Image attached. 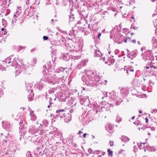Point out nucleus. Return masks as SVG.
I'll return each instance as SVG.
<instances>
[{
  "label": "nucleus",
  "mask_w": 157,
  "mask_h": 157,
  "mask_svg": "<svg viewBox=\"0 0 157 157\" xmlns=\"http://www.w3.org/2000/svg\"><path fill=\"white\" fill-rule=\"evenodd\" d=\"M88 61V60H87L84 59L82 62H80L78 64V67L81 68L82 67L85 66Z\"/></svg>",
  "instance_id": "obj_20"
},
{
  "label": "nucleus",
  "mask_w": 157,
  "mask_h": 157,
  "mask_svg": "<svg viewBox=\"0 0 157 157\" xmlns=\"http://www.w3.org/2000/svg\"><path fill=\"white\" fill-rule=\"evenodd\" d=\"M73 112V110L72 109L70 110V112L71 113H72Z\"/></svg>",
  "instance_id": "obj_60"
},
{
  "label": "nucleus",
  "mask_w": 157,
  "mask_h": 157,
  "mask_svg": "<svg viewBox=\"0 0 157 157\" xmlns=\"http://www.w3.org/2000/svg\"><path fill=\"white\" fill-rule=\"evenodd\" d=\"M56 1V4L57 5H59V2L58 1V0H57V1Z\"/></svg>",
  "instance_id": "obj_48"
},
{
  "label": "nucleus",
  "mask_w": 157,
  "mask_h": 157,
  "mask_svg": "<svg viewBox=\"0 0 157 157\" xmlns=\"http://www.w3.org/2000/svg\"><path fill=\"white\" fill-rule=\"evenodd\" d=\"M31 117V119L33 121H35L36 120V117L35 114H34L33 111L30 112V115Z\"/></svg>",
  "instance_id": "obj_23"
},
{
  "label": "nucleus",
  "mask_w": 157,
  "mask_h": 157,
  "mask_svg": "<svg viewBox=\"0 0 157 157\" xmlns=\"http://www.w3.org/2000/svg\"><path fill=\"white\" fill-rule=\"evenodd\" d=\"M151 43L153 45V47L154 48H156L157 47V40L156 38L154 37L152 38L151 40Z\"/></svg>",
  "instance_id": "obj_19"
},
{
  "label": "nucleus",
  "mask_w": 157,
  "mask_h": 157,
  "mask_svg": "<svg viewBox=\"0 0 157 157\" xmlns=\"http://www.w3.org/2000/svg\"><path fill=\"white\" fill-rule=\"evenodd\" d=\"M3 67L1 64H0V69H3Z\"/></svg>",
  "instance_id": "obj_59"
},
{
  "label": "nucleus",
  "mask_w": 157,
  "mask_h": 157,
  "mask_svg": "<svg viewBox=\"0 0 157 157\" xmlns=\"http://www.w3.org/2000/svg\"><path fill=\"white\" fill-rule=\"evenodd\" d=\"M82 133V132L81 131H79L77 133V134H79V136L81 137H82V136H80V134H81V133Z\"/></svg>",
  "instance_id": "obj_45"
},
{
  "label": "nucleus",
  "mask_w": 157,
  "mask_h": 157,
  "mask_svg": "<svg viewBox=\"0 0 157 157\" xmlns=\"http://www.w3.org/2000/svg\"><path fill=\"white\" fill-rule=\"evenodd\" d=\"M93 76L95 77L96 82L97 84H95L94 85L96 86H98L100 84L102 85H106L105 83V82L104 81H103L102 79L100 80V76L98 75L97 74H93Z\"/></svg>",
  "instance_id": "obj_9"
},
{
  "label": "nucleus",
  "mask_w": 157,
  "mask_h": 157,
  "mask_svg": "<svg viewBox=\"0 0 157 157\" xmlns=\"http://www.w3.org/2000/svg\"><path fill=\"white\" fill-rule=\"evenodd\" d=\"M2 127L4 128L9 131L10 130V123L7 121H2Z\"/></svg>",
  "instance_id": "obj_12"
},
{
  "label": "nucleus",
  "mask_w": 157,
  "mask_h": 157,
  "mask_svg": "<svg viewBox=\"0 0 157 157\" xmlns=\"http://www.w3.org/2000/svg\"><path fill=\"white\" fill-rule=\"evenodd\" d=\"M120 100H117L115 102L116 105H119L120 103L122 101V99H119Z\"/></svg>",
  "instance_id": "obj_34"
},
{
  "label": "nucleus",
  "mask_w": 157,
  "mask_h": 157,
  "mask_svg": "<svg viewBox=\"0 0 157 157\" xmlns=\"http://www.w3.org/2000/svg\"><path fill=\"white\" fill-rule=\"evenodd\" d=\"M3 92L2 91H0V97L3 95Z\"/></svg>",
  "instance_id": "obj_50"
},
{
  "label": "nucleus",
  "mask_w": 157,
  "mask_h": 157,
  "mask_svg": "<svg viewBox=\"0 0 157 157\" xmlns=\"http://www.w3.org/2000/svg\"><path fill=\"white\" fill-rule=\"evenodd\" d=\"M148 148L149 149V150L151 151H155V149L154 147H148Z\"/></svg>",
  "instance_id": "obj_37"
},
{
  "label": "nucleus",
  "mask_w": 157,
  "mask_h": 157,
  "mask_svg": "<svg viewBox=\"0 0 157 157\" xmlns=\"http://www.w3.org/2000/svg\"><path fill=\"white\" fill-rule=\"evenodd\" d=\"M35 49H36V48H33V49L31 50V52H33V51H35Z\"/></svg>",
  "instance_id": "obj_57"
},
{
  "label": "nucleus",
  "mask_w": 157,
  "mask_h": 157,
  "mask_svg": "<svg viewBox=\"0 0 157 157\" xmlns=\"http://www.w3.org/2000/svg\"><path fill=\"white\" fill-rule=\"evenodd\" d=\"M63 58H64V59L66 61H68L70 59L69 55H68L67 53L63 54Z\"/></svg>",
  "instance_id": "obj_27"
},
{
  "label": "nucleus",
  "mask_w": 157,
  "mask_h": 157,
  "mask_svg": "<svg viewBox=\"0 0 157 157\" xmlns=\"http://www.w3.org/2000/svg\"><path fill=\"white\" fill-rule=\"evenodd\" d=\"M17 17V16H16V13H15L14 15H13V18L12 19V23H13L14 22H15L16 20V18Z\"/></svg>",
  "instance_id": "obj_32"
},
{
  "label": "nucleus",
  "mask_w": 157,
  "mask_h": 157,
  "mask_svg": "<svg viewBox=\"0 0 157 157\" xmlns=\"http://www.w3.org/2000/svg\"><path fill=\"white\" fill-rule=\"evenodd\" d=\"M67 70V68L60 67L57 68L56 71H54V75L56 76V78L60 80L67 74L68 72Z\"/></svg>",
  "instance_id": "obj_3"
},
{
  "label": "nucleus",
  "mask_w": 157,
  "mask_h": 157,
  "mask_svg": "<svg viewBox=\"0 0 157 157\" xmlns=\"http://www.w3.org/2000/svg\"><path fill=\"white\" fill-rule=\"evenodd\" d=\"M34 86L37 89L41 90V89L43 87L44 85L42 84V82L40 81L39 82L36 83Z\"/></svg>",
  "instance_id": "obj_18"
},
{
  "label": "nucleus",
  "mask_w": 157,
  "mask_h": 157,
  "mask_svg": "<svg viewBox=\"0 0 157 157\" xmlns=\"http://www.w3.org/2000/svg\"><path fill=\"white\" fill-rule=\"evenodd\" d=\"M20 132H21V134H22V135H21V136H22V135H24L26 131V128L24 127L23 128L22 127L21 128H20Z\"/></svg>",
  "instance_id": "obj_28"
},
{
  "label": "nucleus",
  "mask_w": 157,
  "mask_h": 157,
  "mask_svg": "<svg viewBox=\"0 0 157 157\" xmlns=\"http://www.w3.org/2000/svg\"><path fill=\"white\" fill-rule=\"evenodd\" d=\"M94 56L95 57H99L101 56H102V54L101 53L97 47H95L94 48Z\"/></svg>",
  "instance_id": "obj_13"
},
{
  "label": "nucleus",
  "mask_w": 157,
  "mask_h": 157,
  "mask_svg": "<svg viewBox=\"0 0 157 157\" xmlns=\"http://www.w3.org/2000/svg\"><path fill=\"white\" fill-rule=\"evenodd\" d=\"M38 139L39 138L38 136V135L36 134L33 135V136H32L31 141L34 143H39V140Z\"/></svg>",
  "instance_id": "obj_17"
},
{
  "label": "nucleus",
  "mask_w": 157,
  "mask_h": 157,
  "mask_svg": "<svg viewBox=\"0 0 157 157\" xmlns=\"http://www.w3.org/2000/svg\"><path fill=\"white\" fill-rule=\"evenodd\" d=\"M157 112V109H154L151 112L152 113H156Z\"/></svg>",
  "instance_id": "obj_51"
},
{
  "label": "nucleus",
  "mask_w": 157,
  "mask_h": 157,
  "mask_svg": "<svg viewBox=\"0 0 157 157\" xmlns=\"http://www.w3.org/2000/svg\"><path fill=\"white\" fill-rule=\"evenodd\" d=\"M142 56L143 59L145 61L149 60L151 62H149V63H152V61L154 60V57L153 55L150 53V52L147 51L145 52L144 54H143Z\"/></svg>",
  "instance_id": "obj_7"
},
{
  "label": "nucleus",
  "mask_w": 157,
  "mask_h": 157,
  "mask_svg": "<svg viewBox=\"0 0 157 157\" xmlns=\"http://www.w3.org/2000/svg\"><path fill=\"white\" fill-rule=\"evenodd\" d=\"M37 130L34 126H30L29 129V132L32 135L37 134Z\"/></svg>",
  "instance_id": "obj_16"
},
{
  "label": "nucleus",
  "mask_w": 157,
  "mask_h": 157,
  "mask_svg": "<svg viewBox=\"0 0 157 157\" xmlns=\"http://www.w3.org/2000/svg\"><path fill=\"white\" fill-rule=\"evenodd\" d=\"M52 66V63L50 61L48 62L44 66H43V68H44V69L45 68L46 69V72H48V71L51 70L50 69L51 68ZM44 70V71H45V70Z\"/></svg>",
  "instance_id": "obj_14"
},
{
  "label": "nucleus",
  "mask_w": 157,
  "mask_h": 157,
  "mask_svg": "<svg viewBox=\"0 0 157 157\" xmlns=\"http://www.w3.org/2000/svg\"><path fill=\"white\" fill-rule=\"evenodd\" d=\"M48 121L47 120H44L42 121V124H40V125L41 126H43L44 127H45L48 126Z\"/></svg>",
  "instance_id": "obj_25"
},
{
  "label": "nucleus",
  "mask_w": 157,
  "mask_h": 157,
  "mask_svg": "<svg viewBox=\"0 0 157 157\" xmlns=\"http://www.w3.org/2000/svg\"><path fill=\"white\" fill-rule=\"evenodd\" d=\"M71 15L69 16V20L70 21H72L75 19L74 17V14L72 13V12H70Z\"/></svg>",
  "instance_id": "obj_33"
},
{
  "label": "nucleus",
  "mask_w": 157,
  "mask_h": 157,
  "mask_svg": "<svg viewBox=\"0 0 157 157\" xmlns=\"http://www.w3.org/2000/svg\"><path fill=\"white\" fill-rule=\"evenodd\" d=\"M126 72L128 73H128L130 72V71H132L133 72L134 71V70L133 69H132L131 68H127L126 70Z\"/></svg>",
  "instance_id": "obj_36"
},
{
  "label": "nucleus",
  "mask_w": 157,
  "mask_h": 157,
  "mask_svg": "<svg viewBox=\"0 0 157 157\" xmlns=\"http://www.w3.org/2000/svg\"><path fill=\"white\" fill-rule=\"evenodd\" d=\"M90 72L88 71L87 73L83 75L82 78V80L85 82L87 86H93L97 84L95 81V77L93 76V74H97L92 72L89 75L88 74Z\"/></svg>",
  "instance_id": "obj_2"
},
{
  "label": "nucleus",
  "mask_w": 157,
  "mask_h": 157,
  "mask_svg": "<svg viewBox=\"0 0 157 157\" xmlns=\"http://www.w3.org/2000/svg\"><path fill=\"white\" fill-rule=\"evenodd\" d=\"M7 138H6V139H4L3 140V141L2 142L3 146L2 147V148H1L2 149V153L5 152V153L4 154H7V148H6V147H5V145L6 144V143H7Z\"/></svg>",
  "instance_id": "obj_11"
},
{
  "label": "nucleus",
  "mask_w": 157,
  "mask_h": 157,
  "mask_svg": "<svg viewBox=\"0 0 157 157\" xmlns=\"http://www.w3.org/2000/svg\"><path fill=\"white\" fill-rule=\"evenodd\" d=\"M68 49L71 51L78 52L80 49L79 45L76 43L71 41L67 44V45Z\"/></svg>",
  "instance_id": "obj_6"
},
{
  "label": "nucleus",
  "mask_w": 157,
  "mask_h": 157,
  "mask_svg": "<svg viewBox=\"0 0 157 157\" xmlns=\"http://www.w3.org/2000/svg\"><path fill=\"white\" fill-rule=\"evenodd\" d=\"M28 99L29 101H31L33 100V98L32 96H31V94L29 95L28 96Z\"/></svg>",
  "instance_id": "obj_40"
},
{
  "label": "nucleus",
  "mask_w": 157,
  "mask_h": 157,
  "mask_svg": "<svg viewBox=\"0 0 157 157\" xmlns=\"http://www.w3.org/2000/svg\"><path fill=\"white\" fill-rule=\"evenodd\" d=\"M157 15V13H154L153 15H152V16L153 17V16H155V15Z\"/></svg>",
  "instance_id": "obj_61"
},
{
  "label": "nucleus",
  "mask_w": 157,
  "mask_h": 157,
  "mask_svg": "<svg viewBox=\"0 0 157 157\" xmlns=\"http://www.w3.org/2000/svg\"><path fill=\"white\" fill-rule=\"evenodd\" d=\"M26 157H32V155L30 152H28L26 154Z\"/></svg>",
  "instance_id": "obj_39"
},
{
  "label": "nucleus",
  "mask_w": 157,
  "mask_h": 157,
  "mask_svg": "<svg viewBox=\"0 0 157 157\" xmlns=\"http://www.w3.org/2000/svg\"><path fill=\"white\" fill-rule=\"evenodd\" d=\"M3 34L4 35H5L7 33V31H6V30H4L3 32H2Z\"/></svg>",
  "instance_id": "obj_52"
},
{
  "label": "nucleus",
  "mask_w": 157,
  "mask_h": 157,
  "mask_svg": "<svg viewBox=\"0 0 157 157\" xmlns=\"http://www.w3.org/2000/svg\"><path fill=\"white\" fill-rule=\"evenodd\" d=\"M124 151V150H122V149L120 151H118V153L120 154H121V153H122V152Z\"/></svg>",
  "instance_id": "obj_46"
},
{
  "label": "nucleus",
  "mask_w": 157,
  "mask_h": 157,
  "mask_svg": "<svg viewBox=\"0 0 157 157\" xmlns=\"http://www.w3.org/2000/svg\"><path fill=\"white\" fill-rule=\"evenodd\" d=\"M6 64H8L14 67L17 65V59L15 58L11 59L10 57H9L6 59L5 61Z\"/></svg>",
  "instance_id": "obj_8"
},
{
  "label": "nucleus",
  "mask_w": 157,
  "mask_h": 157,
  "mask_svg": "<svg viewBox=\"0 0 157 157\" xmlns=\"http://www.w3.org/2000/svg\"><path fill=\"white\" fill-rule=\"evenodd\" d=\"M88 151L90 153L92 154L93 153V151L91 148H89L88 149Z\"/></svg>",
  "instance_id": "obj_42"
},
{
  "label": "nucleus",
  "mask_w": 157,
  "mask_h": 157,
  "mask_svg": "<svg viewBox=\"0 0 157 157\" xmlns=\"http://www.w3.org/2000/svg\"><path fill=\"white\" fill-rule=\"evenodd\" d=\"M64 117V121L66 123H68L71 120L72 117L71 113H67Z\"/></svg>",
  "instance_id": "obj_15"
},
{
  "label": "nucleus",
  "mask_w": 157,
  "mask_h": 157,
  "mask_svg": "<svg viewBox=\"0 0 157 157\" xmlns=\"http://www.w3.org/2000/svg\"><path fill=\"white\" fill-rule=\"evenodd\" d=\"M109 144H110V146H113V142H111V141H110L109 142Z\"/></svg>",
  "instance_id": "obj_44"
},
{
  "label": "nucleus",
  "mask_w": 157,
  "mask_h": 157,
  "mask_svg": "<svg viewBox=\"0 0 157 157\" xmlns=\"http://www.w3.org/2000/svg\"><path fill=\"white\" fill-rule=\"evenodd\" d=\"M145 121H146V123H147L148 121V119L147 118V117H146L145 118Z\"/></svg>",
  "instance_id": "obj_55"
},
{
  "label": "nucleus",
  "mask_w": 157,
  "mask_h": 157,
  "mask_svg": "<svg viewBox=\"0 0 157 157\" xmlns=\"http://www.w3.org/2000/svg\"><path fill=\"white\" fill-rule=\"evenodd\" d=\"M150 67L151 68H152L153 67L154 68V69H155L156 68V67L155 66L153 65H151L150 66Z\"/></svg>",
  "instance_id": "obj_49"
},
{
  "label": "nucleus",
  "mask_w": 157,
  "mask_h": 157,
  "mask_svg": "<svg viewBox=\"0 0 157 157\" xmlns=\"http://www.w3.org/2000/svg\"><path fill=\"white\" fill-rule=\"evenodd\" d=\"M122 120V118L119 117L117 116L116 118V121L117 122H119Z\"/></svg>",
  "instance_id": "obj_38"
},
{
  "label": "nucleus",
  "mask_w": 157,
  "mask_h": 157,
  "mask_svg": "<svg viewBox=\"0 0 157 157\" xmlns=\"http://www.w3.org/2000/svg\"><path fill=\"white\" fill-rule=\"evenodd\" d=\"M49 103H50V105L48 106V108H49L50 107L51 105V104L52 103H51L50 101H49Z\"/></svg>",
  "instance_id": "obj_54"
},
{
  "label": "nucleus",
  "mask_w": 157,
  "mask_h": 157,
  "mask_svg": "<svg viewBox=\"0 0 157 157\" xmlns=\"http://www.w3.org/2000/svg\"><path fill=\"white\" fill-rule=\"evenodd\" d=\"M100 60H102L103 59V61H105V57H103V58H100Z\"/></svg>",
  "instance_id": "obj_58"
},
{
  "label": "nucleus",
  "mask_w": 157,
  "mask_h": 157,
  "mask_svg": "<svg viewBox=\"0 0 157 157\" xmlns=\"http://www.w3.org/2000/svg\"><path fill=\"white\" fill-rule=\"evenodd\" d=\"M26 85V89L27 90L28 92H29L30 90L31 91H33L32 90H31V88L32 86V84L31 83H25Z\"/></svg>",
  "instance_id": "obj_21"
},
{
  "label": "nucleus",
  "mask_w": 157,
  "mask_h": 157,
  "mask_svg": "<svg viewBox=\"0 0 157 157\" xmlns=\"http://www.w3.org/2000/svg\"><path fill=\"white\" fill-rule=\"evenodd\" d=\"M114 96H113V97H112V96H111V97H110V98L111 99V100H114L115 101V98H114Z\"/></svg>",
  "instance_id": "obj_53"
},
{
  "label": "nucleus",
  "mask_w": 157,
  "mask_h": 157,
  "mask_svg": "<svg viewBox=\"0 0 157 157\" xmlns=\"http://www.w3.org/2000/svg\"><path fill=\"white\" fill-rule=\"evenodd\" d=\"M31 63L29 64V67H32L33 66H34L36 63V60L35 59H33L32 60Z\"/></svg>",
  "instance_id": "obj_29"
},
{
  "label": "nucleus",
  "mask_w": 157,
  "mask_h": 157,
  "mask_svg": "<svg viewBox=\"0 0 157 157\" xmlns=\"http://www.w3.org/2000/svg\"><path fill=\"white\" fill-rule=\"evenodd\" d=\"M127 56L129 58H130L131 59V58H132V57L131 56V55L130 54H129V53H128V55H127Z\"/></svg>",
  "instance_id": "obj_47"
},
{
  "label": "nucleus",
  "mask_w": 157,
  "mask_h": 157,
  "mask_svg": "<svg viewBox=\"0 0 157 157\" xmlns=\"http://www.w3.org/2000/svg\"><path fill=\"white\" fill-rule=\"evenodd\" d=\"M128 42H132V43H134V44H135L136 43V40H131V39H130V41H128Z\"/></svg>",
  "instance_id": "obj_41"
},
{
  "label": "nucleus",
  "mask_w": 157,
  "mask_h": 157,
  "mask_svg": "<svg viewBox=\"0 0 157 157\" xmlns=\"http://www.w3.org/2000/svg\"><path fill=\"white\" fill-rule=\"evenodd\" d=\"M44 70H43V73L44 75V79L45 82L52 83L53 84H58L60 82V80L57 79L55 78H53L54 70H52L46 72Z\"/></svg>",
  "instance_id": "obj_1"
},
{
  "label": "nucleus",
  "mask_w": 157,
  "mask_h": 157,
  "mask_svg": "<svg viewBox=\"0 0 157 157\" xmlns=\"http://www.w3.org/2000/svg\"><path fill=\"white\" fill-rule=\"evenodd\" d=\"M121 93L123 94L124 96H127L128 94V91L126 89L122 88L121 90Z\"/></svg>",
  "instance_id": "obj_24"
},
{
  "label": "nucleus",
  "mask_w": 157,
  "mask_h": 157,
  "mask_svg": "<svg viewBox=\"0 0 157 157\" xmlns=\"http://www.w3.org/2000/svg\"><path fill=\"white\" fill-rule=\"evenodd\" d=\"M19 74V72H16V73H15V75H18Z\"/></svg>",
  "instance_id": "obj_62"
},
{
  "label": "nucleus",
  "mask_w": 157,
  "mask_h": 157,
  "mask_svg": "<svg viewBox=\"0 0 157 157\" xmlns=\"http://www.w3.org/2000/svg\"><path fill=\"white\" fill-rule=\"evenodd\" d=\"M101 33H99L98 34V37L99 38V37L101 36Z\"/></svg>",
  "instance_id": "obj_63"
},
{
  "label": "nucleus",
  "mask_w": 157,
  "mask_h": 157,
  "mask_svg": "<svg viewBox=\"0 0 157 157\" xmlns=\"http://www.w3.org/2000/svg\"><path fill=\"white\" fill-rule=\"evenodd\" d=\"M45 132L44 130L42 129H38L37 131V134H40V135H43L45 134Z\"/></svg>",
  "instance_id": "obj_26"
},
{
  "label": "nucleus",
  "mask_w": 157,
  "mask_h": 157,
  "mask_svg": "<svg viewBox=\"0 0 157 157\" xmlns=\"http://www.w3.org/2000/svg\"><path fill=\"white\" fill-rule=\"evenodd\" d=\"M108 132H112V131L113 129V126L112 124H108Z\"/></svg>",
  "instance_id": "obj_31"
},
{
  "label": "nucleus",
  "mask_w": 157,
  "mask_h": 157,
  "mask_svg": "<svg viewBox=\"0 0 157 157\" xmlns=\"http://www.w3.org/2000/svg\"><path fill=\"white\" fill-rule=\"evenodd\" d=\"M87 135V133H84V134H83V137H84V138H85L86 137V135Z\"/></svg>",
  "instance_id": "obj_56"
},
{
  "label": "nucleus",
  "mask_w": 157,
  "mask_h": 157,
  "mask_svg": "<svg viewBox=\"0 0 157 157\" xmlns=\"http://www.w3.org/2000/svg\"><path fill=\"white\" fill-rule=\"evenodd\" d=\"M114 41L118 44L122 43L123 41L125 43L127 42V41H130V38L128 37L125 38V37L122 35H118L115 37V39Z\"/></svg>",
  "instance_id": "obj_5"
},
{
  "label": "nucleus",
  "mask_w": 157,
  "mask_h": 157,
  "mask_svg": "<svg viewBox=\"0 0 157 157\" xmlns=\"http://www.w3.org/2000/svg\"><path fill=\"white\" fill-rule=\"evenodd\" d=\"M56 116L63 118L65 117V115L67 113L66 109H59L56 111Z\"/></svg>",
  "instance_id": "obj_10"
},
{
  "label": "nucleus",
  "mask_w": 157,
  "mask_h": 157,
  "mask_svg": "<svg viewBox=\"0 0 157 157\" xmlns=\"http://www.w3.org/2000/svg\"><path fill=\"white\" fill-rule=\"evenodd\" d=\"M43 39L44 40H47L48 39V37L46 36H44L43 37Z\"/></svg>",
  "instance_id": "obj_43"
},
{
  "label": "nucleus",
  "mask_w": 157,
  "mask_h": 157,
  "mask_svg": "<svg viewBox=\"0 0 157 157\" xmlns=\"http://www.w3.org/2000/svg\"><path fill=\"white\" fill-rule=\"evenodd\" d=\"M51 3L49 2H46V4L49 5Z\"/></svg>",
  "instance_id": "obj_64"
},
{
  "label": "nucleus",
  "mask_w": 157,
  "mask_h": 157,
  "mask_svg": "<svg viewBox=\"0 0 157 157\" xmlns=\"http://www.w3.org/2000/svg\"><path fill=\"white\" fill-rule=\"evenodd\" d=\"M80 102L81 104H83L85 106L89 107L90 108H93L94 106V105L90 103L88 97L84 95L81 96Z\"/></svg>",
  "instance_id": "obj_4"
},
{
  "label": "nucleus",
  "mask_w": 157,
  "mask_h": 157,
  "mask_svg": "<svg viewBox=\"0 0 157 157\" xmlns=\"http://www.w3.org/2000/svg\"><path fill=\"white\" fill-rule=\"evenodd\" d=\"M107 151L108 153V155H110L111 156L113 155V151H112L110 150V149H108Z\"/></svg>",
  "instance_id": "obj_35"
},
{
  "label": "nucleus",
  "mask_w": 157,
  "mask_h": 157,
  "mask_svg": "<svg viewBox=\"0 0 157 157\" xmlns=\"http://www.w3.org/2000/svg\"><path fill=\"white\" fill-rule=\"evenodd\" d=\"M138 52L137 50H135L131 52L130 54L132 58L131 59H132L133 58H135L137 55Z\"/></svg>",
  "instance_id": "obj_22"
},
{
  "label": "nucleus",
  "mask_w": 157,
  "mask_h": 157,
  "mask_svg": "<svg viewBox=\"0 0 157 157\" xmlns=\"http://www.w3.org/2000/svg\"><path fill=\"white\" fill-rule=\"evenodd\" d=\"M121 140L124 142H128L129 140V139L127 136H122L121 137Z\"/></svg>",
  "instance_id": "obj_30"
}]
</instances>
